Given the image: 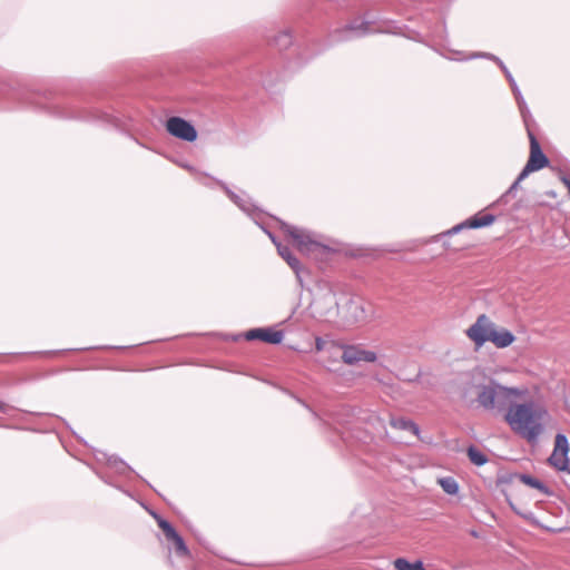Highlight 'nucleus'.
Returning a JSON list of instances; mask_svg holds the SVG:
<instances>
[{
    "mask_svg": "<svg viewBox=\"0 0 570 570\" xmlns=\"http://www.w3.org/2000/svg\"><path fill=\"white\" fill-rule=\"evenodd\" d=\"M547 414V410L534 402L514 403L505 412L504 421L514 433L533 442L543 432L542 421Z\"/></svg>",
    "mask_w": 570,
    "mask_h": 570,
    "instance_id": "obj_1",
    "label": "nucleus"
},
{
    "mask_svg": "<svg viewBox=\"0 0 570 570\" xmlns=\"http://www.w3.org/2000/svg\"><path fill=\"white\" fill-rule=\"evenodd\" d=\"M527 395V387L507 386L494 380L475 387V401L485 411L507 412L512 404L523 401Z\"/></svg>",
    "mask_w": 570,
    "mask_h": 570,
    "instance_id": "obj_2",
    "label": "nucleus"
},
{
    "mask_svg": "<svg viewBox=\"0 0 570 570\" xmlns=\"http://www.w3.org/2000/svg\"><path fill=\"white\" fill-rule=\"evenodd\" d=\"M465 334L476 348L482 347L487 342L492 343L498 348H505L515 341L511 331L497 325L485 314L479 315L476 321L465 331Z\"/></svg>",
    "mask_w": 570,
    "mask_h": 570,
    "instance_id": "obj_3",
    "label": "nucleus"
},
{
    "mask_svg": "<svg viewBox=\"0 0 570 570\" xmlns=\"http://www.w3.org/2000/svg\"><path fill=\"white\" fill-rule=\"evenodd\" d=\"M528 136L530 140L529 159L513 186L518 185L521 180L528 177L529 174L540 170L549 165V159L542 153L540 144L534 137V135L529 130Z\"/></svg>",
    "mask_w": 570,
    "mask_h": 570,
    "instance_id": "obj_4",
    "label": "nucleus"
},
{
    "mask_svg": "<svg viewBox=\"0 0 570 570\" xmlns=\"http://www.w3.org/2000/svg\"><path fill=\"white\" fill-rule=\"evenodd\" d=\"M570 445L564 434H557L554 438V445L551 455L548 459L550 466L557 471L570 473V461H569Z\"/></svg>",
    "mask_w": 570,
    "mask_h": 570,
    "instance_id": "obj_5",
    "label": "nucleus"
},
{
    "mask_svg": "<svg viewBox=\"0 0 570 570\" xmlns=\"http://www.w3.org/2000/svg\"><path fill=\"white\" fill-rule=\"evenodd\" d=\"M286 232L292 237L295 246L301 253L305 255H317L326 252L325 246L312 239V237L304 230L296 227H288Z\"/></svg>",
    "mask_w": 570,
    "mask_h": 570,
    "instance_id": "obj_6",
    "label": "nucleus"
},
{
    "mask_svg": "<svg viewBox=\"0 0 570 570\" xmlns=\"http://www.w3.org/2000/svg\"><path fill=\"white\" fill-rule=\"evenodd\" d=\"M166 130L174 137L193 142L197 139L195 127L180 117H170L166 121Z\"/></svg>",
    "mask_w": 570,
    "mask_h": 570,
    "instance_id": "obj_7",
    "label": "nucleus"
},
{
    "mask_svg": "<svg viewBox=\"0 0 570 570\" xmlns=\"http://www.w3.org/2000/svg\"><path fill=\"white\" fill-rule=\"evenodd\" d=\"M342 360L350 365L357 364L360 362H375L376 354L373 351H367L361 346L351 345L343 350Z\"/></svg>",
    "mask_w": 570,
    "mask_h": 570,
    "instance_id": "obj_8",
    "label": "nucleus"
},
{
    "mask_svg": "<svg viewBox=\"0 0 570 570\" xmlns=\"http://www.w3.org/2000/svg\"><path fill=\"white\" fill-rule=\"evenodd\" d=\"M158 527L163 530L166 539L174 543L176 552L179 556L186 557L189 554V550L186 547L183 538L177 533V531L171 527V524L164 520H158Z\"/></svg>",
    "mask_w": 570,
    "mask_h": 570,
    "instance_id": "obj_9",
    "label": "nucleus"
},
{
    "mask_svg": "<svg viewBox=\"0 0 570 570\" xmlns=\"http://www.w3.org/2000/svg\"><path fill=\"white\" fill-rule=\"evenodd\" d=\"M495 217L491 214H478L465 222L452 227L446 232L448 235L456 234L464 228H481L493 224Z\"/></svg>",
    "mask_w": 570,
    "mask_h": 570,
    "instance_id": "obj_10",
    "label": "nucleus"
},
{
    "mask_svg": "<svg viewBox=\"0 0 570 570\" xmlns=\"http://www.w3.org/2000/svg\"><path fill=\"white\" fill-rule=\"evenodd\" d=\"M246 340H259L269 344H279L283 341V332L272 328H255L245 334Z\"/></svg>",
    "mask_w": 570,
    "mask_h": 570,
    "instance_id": "obj_11",
    "label": "nucleus"
},
{
    "mask_svg": "<svg viewBox=\"0 0 570 570\" xmlns=\"http://www.w3.org/2000/svg\"><path fill=\"white\" fill-rule=\"evenodd\" d=\"M390 425L396 430H406L412 432L415 436H420V429L415 422L405 417H392Z\"/></svg>",
    "mask_w": 570,
    "mask_h": 570,
    "instance_id": "obj_12",
    "label": "nucleus"
},
{
    "mask_svg": "<svg viewBox=\"0 0 570 570\" xmlns=\"http://www.w3.org/2000/svg\"><path fill=\"white\" fill-rule=\"evenodd\" d=\"M438 483L440 484L442 490L448 494L455 495L459 492V484L451 476L441 478L438 480Z\"/></svg>",
    "mask_w": 570,
    "mask_h": 570,
    "instance_id": "obj_13",
    "label": "nucleus"
},
{
    "mask_svg": "<svg viewBox=\"0 0 570 570\" xmlns=\"http://www.w3.org/2000/svg\"><path fill=\"white\" fill-rule=\"evenodd\" d=\"M468 456L470 461L478 466L488 462L487 455L474 446L468 449Z\"/></svg>",
    "mask_w": 570,
    "mask_h": 570,
    "instance_id": "obj_14",
    "label": "nucleus"
},
{
    "mask_svg": "<svg viewBox=\"0 0 570 570\" xmlns=\"http://www.w3.org/2000/svg\"><path fill=\"white\" fill-rule=\"evenodd\" d=\"M519 479L525 485L538 489L542 493H549L548 488L541 481L531 475L522 474L519 476Z\"/></svg>",
    "mask_w": 570,
    "mask_h": 570,
    "instance_id": "obj_15",
    "label": "nucleus"
},
{
    "mask_svg": "<svg viewBox=\"0 0 570 570\" xmlns=\"http://www.w3.org/2000/svg\"><path fill=\"white\" fill-rule=\"evenodd\" d=\"M277 250L282 258H284L293 269L298 268V259L292 254L288 247L278 245Z\"/></svg>",
    "mask_w": 570,
    "mask_h": 570,
    "instance_id": "obj_16",
    "label": "nucleus"
},
{
    "mask_svg": "<svg viewBox=\"0 0 570 570\" xmlns=\"http://www.w3.org/2000/svg\"><path fill=\"white\" fill-rule=\"evenodd\" d=\"M393 564L396 570H412L413 563H410L406 559L397 558Z\"/></svg>",
    "mask_w": 570,
    "mask_h": 570,
    "instance_id": "obj_17",
    "label": "nucleus"
},
{
    "mask_svg": "<svg viewBox=\"0 0 570 570\" xmlns=\"http://www.w3.org/2000/svg\"><path fill=\"white\" fill-rule=\"evenodd\" d=\"M412 570H425L422 561H416L412 564Z\"/></svg>",
    "mask_w": 570,
    "mask_h": 570,
    "instance_id": "obj_18",
    "label": "nucleus"
},
{
    "mask_svg": "<svg viewBox=\"0 0 570 570\" xmlns=\"http://www.w3.org/2000/svg\"><path fill=\"white\" fill-rule=\"evenodd\" d=\"M561 183L567 187L568 193L570 195V179L568 177H566V176H562L561 177Z\"/></svg>",
    "mask_w": 570,
    "mask_h": 570,
    "instance_id": "obj_19",
    "label": "nucleus"
},
{
    "mask_svg": "<svg viewBox=\"0 0 570 570\" xmlns=\"http://www.w3.org/2000/svg\"><path fill=\"white\" fill-rule=\"evenodd\" d=\"M10 409L11 406L9 404L0 401V412L7 413Z\"/></svg>",
    "mask_w": 570,
    "mask_h": 570,
    "instance_id": "obj_20",
    "label": "nucleus"
},
{
    "mask_svg": "<svg viewBox=\"0 0 570 570\" xmlns=\"http://www.w3.org/2000/svg\"><path fill=\"white\" fill-rule=\"evenodd\" d=\"M322 346H323V342H322L320 338H317V340H316V350H317V351H321V350H322Z\"/></svg>",
    "mask_w": 570,
    "mask_h": 570,
    "instance_id": "obj_21",
    "label": "nucleus"
},
{
    "mask_svg": "<svg viewBox=\"0 0 570 570\" xmlns=\"http://www.w3.org/2000/svg\"><path fill=\"white\" fill-rule=\"evenodd\" d=\"M510 505H511V508H512L513 510H515L519 514H522V513H521V511H519V510L514 507V504H513V503H511V502H510Z\"/></svg>",
    "mask_w": 570,
    "mask_h": 570,
    "instance_id": "obj_22",
    "label": "nucleus"
}]
</instances>
